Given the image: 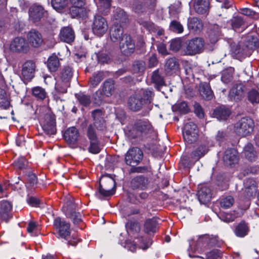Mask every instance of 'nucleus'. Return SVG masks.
I'll return each mask as SVG.
<instances>
[{
  "label": "nucleus",
  "mask_w": 259,
  "mask_h": 259,
  "mask_svg": "<svg viewBox=\"0 0 259 259\" xmlns=\"http://www.w3.org/2000/svg\"><path fill=\"white\" fill-rule=\"evenodd\" d=\"M54 226L58 234V238L65 239L67 244L75 246L79 239L73 235H71L70 225L60 217L56 218L54 221Z\"/></svg>",
  "instance_id": "f257e3e1"
},
{
  "label": "nucleus",
  "mask_w": 259,
  "mask_h": 259,
  "mask_svg": "<svg viewBox=\"0 0 259 259\" xmlns=\"http://www.w3.org/2000/svg\"><path fill=\"white\" fill-rule=\"evenodd\" d=\"M152 130V126L147 119H140L129 130L128 134L129 137L134 139L150 133Z\"/></svg>",
  "instance_id": "f03ea898"
},
{
  "label": "nucleus",
  "mask_w": 259,
  "mask_h": 259,
  "mask_svg": "<svg viewBox=\"0 0 259 259\" xmlns=\"http://www.w3.org/2000/svg\"><path fill=\"white\" fill-rule=\"evenodd\" d=\"M204 46V41L202 38L195 37L187 40L183 48L186 55H194L202 52Z\"/></svg>",
  "instance_id": "7ed1b4c3"
},
{
  "label": "nucleus",
  "mask_w": 259,
  "mask_h": 259,
  "mask_svg": "<svg viewBox=\"0 0 259 259\" xmlns=\"http://www.w3.org/2000/svg\"><path fill=\"white\" fill-rule=\"evenodd\" d=\"M115 182L109 175L103 176L100 180L99 192L104 196L112 195L115 192Z\"/></svg>",
  "instance_id": "20e7f679"
},
{
  "label": "nucleus",
  "mask_w": 259,
  "mask_h": 259,
  "mask_svg": "<svg viewBox=\"0 0 259 259\" xmlns=\"http://www.w3.org/2000/svg\"><path fill=\"white\" fill-rule=\"evenodd\" d=\"M254 122L249 117H243L235 125V131L240 136L245 137L249 135L253 131Z\"/></svg>",
  "instance_id": "39448f33"
},
{
  "label": "nucleus",
  "mask_w": 259,
  "mask_h": 259,
  "mask_svg": "<svg viewBox=\"0 0 259 259\" xmlns=\"http://www.w3.org/2000/svg\"><path fill=\"white\" fill-rule=\"evenodd\" d=\"M143 157L142 151L139 148H133L128 150L125 155V162L127 165L134 167L139 164Z\"/></svg>",
  "instance_id": "423d86ee"
},
{
  "label": "nucleus",
  "mask_w": 259,
  "mask_h": 259,
  "mask_svg": "<svg viewBox=\"0 0 259 259\" xmlns=\"http://www.w3.org/2000/svg\"><path fill=\"white\" fill-rule=\"evenodd\" d=\"M198 128L196 124L190 121L187 123L183 130V137L186 142L192 144L196 142L198 137Z\"/></svg>",
  "instance_id": "0eeeda50"
},
{
  "label": "nucleus",
  "mask_w": 259,
  "mask_h": 259,
  "mask_svg": "<svg viewBox=\"0 0 259 259\" xmlns=\"http://www.w3.org/2000/svg\"><path fill=\"white\" fill-rule=\"evenodd\" d=\"M108 28L107 22L104 17L100 15L95 16L92 24V30L95 35L98 36H102L107 32Z\"/></svg>",
  "instance_id": "6e6552de"
},
{
  "label": "nucleus",
  "mask_w": 259,
  "mask_h": 259,
  "mask_svg": "<svg viewBox=\"0 0 259 259\" xmlns=\"http://www.w3.org/2000/svg\"><path fill=\"white\" fill-rule=\"evenodd\" d=\"M246 91V89L243 84H237L230 90L228 96V99L231 101L238 102L244 97Z\"/></svg>",
  "instance_id": "1a4fd4ad"
},
{
  "label": "nucleus",
  "mask_w": 259,
  "mask_h": 259,
  "mask_svg": "<svg viewBox=\"0 0 259 259\" xmlns=\"http://www.w3.org/2000/svg\"><path fill=\"white\" fill-rule=\"evenodd\" d=\"M76 205L72 201H68L66 206L63 208L66 215L70 218L74 224H78L81 222V215L79 212L75 211Z\"/></svg>",
  "instance_id": "9d476101"
},
{
  "label": "nucleus",
  "mask_w": 259,
  "mask_h": 259,
  "mask_svg": "<svg viewBox=\"0 0 259 259\" xmlns=\"http://www.w3.org/2000/svg\"><path fill=\"white\" fill-rule=\"evenodd\" d=\"M10 48L13 52L20 53H26L29 50L28 42L22 37H15L12 41Z\"/></svg>",
  "instance_id": "9b49d317"
},
{
  "label": "nucleus",
  "mask_w": 259,
  "mask_h": 259,
  "mask_svg": "<svg viewBox=\"0 0 259 259\" xmlns=\"http://www.w3.org/2000/svg\"><path fill=\"white\" fill-rule=\"evenodd\" d=\"M26 36L28 45L33 48H39L43 43L41 34L35 29H31L28 31Z\"/></svg>",
  "instance_id": "f8f14e48"
},
{
  "label": "nucleus",
  "mask_w": 259,
  "mask_h": 259,
  "mask_svg": "<svg viewBox=\"0 0 259 259\" xmlns=\"http://www.w3.org/2000/svg\"><path fill=\"white\" fill-rule=\"evenodd\" d=\"M101 88V90H98L97 94L99 92L101 96L107 97L112 96L116 90L114 81L112 79H108L105 80Z\"/></svg>",
  "instance_id": "ddd939ff"
},
{
  "label": "nucleus",
  "mask_w": 259,
  "mask_h": 259,
  "mask_svg": "<svg viewBox=\"0 0 259 259\" xmlns=\"http://www.w3.org/2000/svg\"><path fill=\"white\" fill-rule=\"evenodd\" d=\"M45 13L44 8L39 5H33L29 10V19L35 23L39 21Z\"/></svg>",
  "instance_id": "4468645a"
},
{
  "label": "nucleus",
  "mask_w": 259,
  "mask_h": 259,
  "mask_svg": "<svg viewBox=\"0 0 259 259\" xmlns=\"http://www.w3.org/2000/svg\"><path fill=\"white\" fill-rule=\"evenodd\" d=\"M127 104L129 108L135 112L140 110L144 105L143 100L140 98V95L138 94L137 93L129 98Z\"/></svg>",
  "instance_id": "2eb2a0df"
},
{
  "label": "nucleus",
  "mask_w": 259,
  "mask_h": 259,
  "mask_svg": "<svg viewBox=\"0 0 259 259\" xmlns=\"http://www.w3.org/2000/svg\"><path fill=\"white\" fill-rule=\"evenodd\" d=\"M238 160V152L235 149L230 148L225 151L223 161L226 165L231 166L237 163Z\"/></svg>",
  "instance_id": "dca6fc26"
},
{
  "label": "nucleus",
  "mask_w": 259,
  "mask_h": 259,
  "mask_svg": "<svg viewBox=\"0 0 259 259\" xmlns=\"http://www.w3.org/2000/svg\"><path fill=\"white\" fill-rule=\"evenodd\" d=\"M212 193L210 188L206 186H201L198 192V198L202 204L209 202L212 198Z\"/></svg>",
  "instance_id": "f3484780"
},
{
  "label": "nucleus",
  "mask_w": 259,
  "mask_h": 259,
  "mask_svg": "<svg viewBox=\"0 0 259 259\" xmlns=\"http://www.w3.org/2000/svg\"><path fill=\"white\" fill-rule=\"evenodd\" d=\"M64 138L69 144H74L78 139L79 133L78 130L74 126L68 128L64 134Z\"/></svg>",
  "instance_id": "a211bd4d"
},
{
  "label": "nucleus",
  "mask_w": 259,
  "mask_h": 259,
  "mask_svg": "<svg viewBox=\"0 0 259 259\" xmlns=\"http://www.w3.org/2000/svg\"><path fill=\"white\" fill-rule=\"evenodd\" d=\"M148 180L142 176L134 178L131 182V187L133 190H144L147 188Z\"/></svg>",
  "instance_id": "6ab92c4d"
},
{
  "label": "nucleus",
  "mask_w": 259,
  "mask_h": 259,
  "mask_svg": "<svg viewBox=\"0 0 259 259\" xmlns=\"http://www.w3.org/2000/svg\"><path fill=\"white\" fill-rule=\"evenodd\" d=\"M94 119V125L99 130H103L105 127V122L102 111L100 109L94 110L92 113Z\"/></svg>",
  "instance_id": "aec40b11"
},
{
  "label": "nucleus",
  "mask_w": 259,
  "mask_h": 259,
  "mask_svg": "<svg viewBox=\"0 0 259 259\" xmlns=\"http://www.w3.org/2000/svg\"><path fill=\"white\" fill-rule=\"evenodd\" d=\"M245 196L247 198H250L255 195L257 187L255 181L250 178L246 179L244 182Z\"/></svg>",
  "instance_id": "412c9836"
},
{
  "label": "nucleus",
  "mask_w": 259,
  "mask_h": 259,
  "mask_svg": "<svg viewBox=\"0 0 259 259\" xmlns=\"http://www.w3.org/2000/svg\"><path fill=\"white\" fill-rule=\"evenodd\" d=\"M35 68V63L28 61L26 62L23 65L22 69V75L26 80H30L34 77V73Z\"/></svg>",
  "instance_id": "4be33fe9"
},
{
  "label": "nucleus",
  "mask_w": 259,
  "mask_h": 259,
  "mask_svg": "<svg viewBox=\"0 0 259 259\" xmlns=\"http://www.w3.org/2000/svg\"><path fill=\"white\" fill-rule=\"evenodd\" d=\"M187 25L188 29L195 33L200 32L203 27L202 21L197 17L188 18Z\"/></svg>",
  "instance_id": "5701e85b"
},
{
  "label": "nucleus",
  "mask_w": 259,
  "mask_h": 259,
  "mask_svg": "<svg viewBox=\"0 0 259 259\" xmlns=\"http://www.w3.org/2000/svg\"><path fill=\"white\" fill-rule=\"evenodd\" d=\"M193 7L195 12L199 14L207 13L209 8V0H193Z\"/></svg>",
  "instance_id": "b1692460"
},
{
  "label": "nucleus",
  "mask_w": 259,
  "mask_h": 259,
  "mask_svg": "<svg viewBox=\"0 0 259 259\" xmlns=\"http://www.w3.org/2000/svg\"><path fill=\"white\" fill-rule=\"evenodd\" d=\"M0 215L2 219L7 222L11 217V210L12 208V204L7 201L3 200L0 202Z\"/></svg>",
  "instance_id": "393cba45"
},
{
  "label": "nucleus",
  "mask_w": 259,
  "mask_h": 259,
  "mask_svg": "<svg viewBox=\"0 0 259 259\" xmlns=\"http://www.w3.org/2000/svg\"><path fill=\"white\" fill-rule=\"evenodd\" d=\"M209 241V239L207 236H201L198 238L195 246L193 247V243H190L189 250L198 251V252L204 251L205 250L204 248L208 245Z\"/></svg>",
  "instance_id": "a878e982"
},
{
  "label": "nucleus",
  "mask_w": 259,
  "mask_h": 259,
  "mask_svg": "<svg viewBox=\"0 0 259 259\" xmlns=\"http://www.w3.org/2000/svg\"><path fill=\"white\" fill-rule=\"evenodd\" d=\"M199 91L201 96L206 100H211L214 94L208 83L204 82L200 83Z\"/></svg>",
  "instance_id": "bb28decb"
},
{
  "label": "nucleus",
  "mask_w": 259,
  "mask_h": 259,
  "mask_svg": "<svg viewBox=\"0 0 259 259\" xmlns=\"http://www.w3.org/2000/svg\"><path fill=\"white\" fill-rule=\"evenodd\" d=\"M60 37L61 40L67 43H70L75 38L74 31L69 27H65L60 31Z\"/></svg>",
  "instance_id": "cd10ccee"
},
{
  "label": "nucleus",
  "mask_w": 259,
  "mask_h": 259,
  "mask_svg": "<svg viewBox=\"0 0 259 259\" xmlns=\"http://www.w3.org/2000/svg\"><path fill=\"white\" fill-rule=\"evenodd\" d=\"M179 69V63L176 58H170L166 60L164 69L167 74H171L175 73L178 71Z\"/></svg>",
  "instance_id": "c85d7f7f"
},
{
  "label": "nucleus",
  "mask_w": 259,
  "mask_h": 259,
  "mask_svg": "<svg viewBox=\"0 0 259 259\" xmlns=\"http://www.w3.org/2000/svg\"><path fill=\"white\" fill-rule=\"evenodd\" d=\"M123 30L121 25L114 24L110 31L111 39L113 42L119 41L123 36Z\"/></svg>",
  "instance_id": "c756f323"
},
{
  "label": "nucleus",
  "mask_w": 259,
  "mask_h": 259,
  "mask_svg": "<svg viewBox=\"0 0 259 259\" xmlns=\"http://www.w3.org/2000/svg\"><path fill=\"white\" fill-rule=\"evenodd\" d=\"M137 93L140 95V98L143 100L144 104H150L152 102L154 94L151 90L142 89Z\"/></svg>",
  "instance_id": "7c9ffc66"
},
{
  "label": "nucleus",
  "mask_w": 259,
  "mask_h": 259,
  "mask_svg": "<svg viewBox=\"0 0 259 259\" xmlns=\"http://www.w3.org/2000/svg\"><path fill=\"white\" fill-rule=\"evenodd\" d=\"M245 157L250 161H254L258 157L257 152L254 150L253 145L248 143L244 148Z\"/></svg>",
  "instance_id": "2f4dec72"
},
{
  "label": "nucleus",
  "mask_w": 259,
  "mask_h": 259,
  "mask_svg": "<svg viewBox=\"0 0 259 259\" xmlns=\"http://www.w3.org/2000/svg\"><path fill=\"white\" fill-rule=\"evenodd\" d=\"M230 110L224 107L216 108L213 113V116L219 120H226L230 115Z\"/></svg>",
  "instance_id": "473e14b6"
},
{
  "label": "nucleus",
  "mask_w": 259,
  "mask_h": 259,
  "mask_svg": "<svg viewBox=\"0 0 259 259\" xmlns=\"http://www.w3.org/2000/svg\"><path fill=\"white\" fill-rule=\"evenodd\" d=\"M114 18L115 20L114 24H118V23H126L128 19L126 12L120 8H117L114 14Z\"/></svg>",
  "instance_id": "72a5a7b5"
},
{
  "label": "nucleus",
  "mask_w": 259,
  "mask_h": 259,
  "mask_svg": "<svg viewBox=\"0 0 259 259\" xmlns=\"http://www.w3.org/2000/svg\"><path fill=\"white\" fill-rule=\"evenodd\" d=\"M231 49L232 54L236 56V57H244L247 56L246 47H241L240 45L232 44L231 45Z\"/></svg>",
  "instance_id": "f704fd0d"
},
{
  "label": "nucleus",
  "mask_w": 259,
  "mask_h": 259,
  "mask_svg": "<svg viewBox=\"0 0 259 259\" xmlns=\"http://www.w3.org/2000/svg\"><path fill=\"white\" fill-rule=\"evenodd\" d=\"M248 232L249 228L244 222L240 223L234 230L235 234L239 237H244L247 235Z\"/></svg>",
  "instance_id": "c9c22d12"
},
{
  "label": "nucleus",
  "mask_w": 259,
  "mask_h": 259,
  "mask_svg": "<svg viewBox=\"0 0 259 259\" xmlns=\"http://www.w3.org/2000/svg\"><path fill=\"white\" fill-rule=\"evenodd\" d=\"M42 128L44 132L48 135H52L55 134L56 133L55 120L52 118H50L49 120L43 125Z\"/></svg>",
  "instance_id": "e433bc0d"
},
{
  "label": "nucleus",
  "mask_w": 259,
  "mask_h": 259,
  "mask_svg": "<svg viewBox=\"0 0 259 259\" xmlns=\"http://www.w3.org/2000/svg\"><path fill=\"white\" fill-rule=\"evenodd\" d=\"M59 58L56 55L50 56L47 60V67L51 72L56 71L60 66Z\"/></svg>",
  "instance_id": "4c0bfd02"
},
{
  "label": "nucleus",
  "mask_w": 259,
  "mask_h": 259,
  "mask_svg": "<svg viewBox=\"0 0 259 259\" xmlns=\"http://www.w3.org/2000/svg\"><path fill=\"white\" fill-rule=\"evenodd\" d=\"M157 225V219L153 218L147 219L144 224V231L149 234L151 232H155Z\"/></svg>",
  "instance_id": "58836bf2"
},
{
  "label": "nucleus",
  "mask_w": 259,
  "mask_h": 259,
  "mask_svg": "<svg viewBox=\"0 0 259 259\" xmlns=\"http://www.w3.org/2000/svg\"><path fill=\"white\" fill-rule=\"evenodd\" d=\"M73 75L72 69L69 66H65L62 70L59 79L69 82Z\"/></svg>",
  "instance_id": "ea45409f"
},
{
  "label": "nucleus",
  "mask_w": 259,
  "mask_h": 259,
  "mask_svg": "<svg viewBox=\"0 0 259 259\" xmlns=\"http://www.w3.org/2000/svg\"><path fill=\"white\" fill-rule=\"evenodd\" d=\"M218 216L223 222L229 223L234 221L239 215L237 212L233 211L230 213L221 212Z\"/></svg>",
  "instance_id": "a19ab883"
},
{
  "label": "nucleus",
  "mask_w": 259,
  "mask_h": 259,
  "mask_svg": "<svg viewBox=\"0 0 259 259\" xmlns=\"http://www.w3.org/2000/svg\"><path fill=\"white\" fill-rule=\"evenodd\" d=\"M208 151L205 146H200L194 150L191 154V158L195 160H198L203 156Z\"/></svg>",
  "instance_id": "79ce46f5"
},
{
  "label": "nucleus",
  "mask_w": 259,
  "mask_h": 259,
  "mask_svg": "<svg viewBox=\"0 0 259 259\" xmlns=\"http://www.w3.org/2000/svg\"><path fill=\"white\" fill-rule=\"evenodd\" d=\"M104 75L103 72H98L95 73L90 79V84L93 88L98 85L100 82L104 79Z\"/></svg>",
  "instance_id": "37998d69"
},
{
  "label": "nucleus",
  "mask_w": 259,
  "mask_h": 259,
  "mask_svg": "<svg viewBox=\"0 0 259 259\" xmlns=\"http://www.w3.org/2000/svg\"><path fill=\"white\" fill-rule=\"evenodd\" d=\"M70 14L72 18L83 17L86 15V11L83 7L72 6L70 9Z\"/></svg>",
  "instance_id": "c03bdc74"
},
{
  "label": "nucleus",
  "mask_w": 259,
  "mask_h": 259,
  "mask_svg": "<svg viewBox=\"0 0 259 259\" xmlns=\"http://www.w3.org/2000/svg\"><path fill=\"white\" fill-rule=\"evenodd\" d=\"M10 105V101L6 91L0 89V108L3 109H8Z\"/></svg>",
  "instance_id": "a18cd8bd"
},
{
  "label": "nucleus",
  "mask_w": 259,
  "mask_h": 259,
  "mask_svg": "<svg viewBox=\"0 0 259 259\" xmlns=\"http://www.w3.org/2000/svg\"><path fill=\"white\" fill-rule=\"evenodd\" d=\"M138 23L150 32H155L157 30L156 26L149 20L140 18L138 20Z\"/></svg>",
  "instance_id": "49530a36"
},
{
  "label": "nucleus",
  "mask_w": 259,
  "mask_h": 259,
  "mask_svg": "<svg viewBox=\"0 0 259 259\" xmlns=\"http://www.w3.org/2000/svg\"><path fill=\"white\" fill-rule=\"evenodd\" d=\"M75 97L79 103L82 106H88L91 102L90 96L85 95L83 93L76 94Z\"/></svg>",
  "instance_id": "de8ad7c7"
},
{
  "label": "nucleus",
  "mask_w": 259,
  "mask_h": 259,
  "mask_svg": "<svg viewBox=\"0 0 259 259\" xmlns=\"http://www.w3.org/2000/svg\"><path fill=\"white\" fill-rule=\"evenodd\" d=\"M70 83L59 79L56 83L55 89L60 93L64 94L67 92V88L69 86Z\"/></svg>",
  "instance_id": "09e8293b"
},
{
  "label": "nucleus",
  "mask_w": 259,
  "mask_h": 259,
  "mask_svg": "<svg viewBox=\"0 0 259 259\" xmlns=\"http://www.w3.org/2000/svg\"><path fill=\"white\" fill-rule=\"evenodd\" d=\"M68 3V0H51L53 8L57 11H60L65 8Z\"/></svg>",
  "instance_id": "8fccbe9b"
},
{
  "label": "nucleus",
  "mask_w": 259,
  "mask_h": 259,
  "mask_svg": "<svg viewBox=\"0 0 259 259\" xmlns=\"http://www.w3.org/2000/svg\"><path fill=\"white\" fill-rule=\"evenodd\" d=\"M248 100L252 103H259V89H253L249 91L247 93Z\"/></svg>",
  "instance_id": "3c124183"
},
{
  "label": "nucleus",
  "mask_w": 259,
  "mask_h": 259,
  "mask_svg": "<svg viewBox=\"0 0 259 259\" xmlns=\"http://www.w3.org/2000/svg\"><path fill=\"white\" fill-rule=\"evenodd\" d=\"M32 93L35 98L41 100L45 99L47 95L45 89L39 87L33 88L32 90Z\"/></svg>",
  "instance_id": "603ef678"
},
{
  "label": "nucleus",
  "mask_w": 259,
  "mask_h": 259,
  "mask_svg": "<svg viewBox=\"0 0 259 259\" xmlns=\"http://www.w3.org/2000/svg\"><path fill=\"white\" fill-rule=\"evenodd\" d=\"M146 69L145 63L141 60L135 61L133 64V70L134 73H142Z\"/></svg>",
  "instance_id": "864d4df0"
},
{
  "label": "nucleus",
  "mask_w": 259,
  "mask_h": 259,
  "mask_svg": "<svg viewBox=\"0 0 259 259\" xmlns=\"http://www.w3.org/2000/svg\"><path fill=\"white\" fill-rule=\"evenodd\" d=\"M121 52L125 55H129L134 52L135 45V44L130 43L129 44L119 45Z\"/></svg>",
  "instance_id": "5fc2aeb1"
},
{
  "label": "nucleus",
  "mask_w": 259,
  "mask_h": 259,
  "mask_svg": "<svg viewBox=\"0 0 259 259\" xmlns=\"http://www.w3.org/2000/svg\"><path fill=\"white\" fill-rule=\"evenodd\" d=\"M151 79L152 81L157 85H163L164 83L163 77L159 73L158 69L153 72Z\"/></svg>",
  "instance_id": "6e6d98bb"
},
{
  "label": "nucleus",
  "mask_w": 259,
  "mask_h": 259,
  "mask_svg": "<svg viewBox=\"0 0 259 259\" xmlns=\"http://www.w3.org/2000/svg\"><path fill=\"white\" fill-rule=\"evenodd\" d=\"M170 29L176 33H182L184 31V27L181 23L176 20L171 22L169 25Z\"/></svg>",
  "instance_id": "4d7b16f0"
},
{
  "label": "nucleus",
  "mask_w": 259,
  "mask_h": 259,
  "mask_svg": "<svg viewBox=\"0 0 259 259\" xmlns=\"http://www.w3.org/2000/svg\"><path fill=\"white\" fill-rule=\"evenodd\" d=\"M234 202V198L231 196H228L221 199L220 205L222 208L227 209L232 206Z\"/></svg>",
  "instance_id": "13d9d810"
},
{
  "label": "nucleus",
  "mask_w": 259,
  "mask_h": 259,
  "mask_svg": "<svg viewBox=\"0 0 259 259\" xmlns=\"http://www.w3.org/2000/svg\"><path fill=\"white\" fill-rule=\"evenodd\" d=\"M90 145L89 148V151L93 154L99 153L101 151L99 139L95 141H90Z\"/></svg>",
  "instance_id": "bf43d9fd"
},
{
  "label": "nucleus",
  "mask_w": 259,
  "mask_h": 259,
  "mask_svg": "<svg viewBox=\"0 0 259 259\" xmlns=\"http://www.w3.org/2000/svg\"><path fill=\"white\" fill-rule=\"evenodd\" d=\"M125 227L127 230L138 232L140 230L139 224L135 221H128L126 223Z\"/></svg>",
  "instance_id": "052dcab7"
},
{
  "label": "nucleus",
  "mask_w": 259,
  "mask_h": 259,
  "mask_svg": "<svg viewBox=\"0 0 259 259\" xmlns=\"http://www.w3.org/2000/svg\"><path fill=\"white\" fill-rule=\"evenodd\" d=\"M87 136L90 141L98 140L96 131L92 124L89 125L88 127Z\"/></svg>",
  "instance_id": "680f3d73"
},
{
  "label": "nucleus",
  "mask_w": 259,
  "mask_h": 259,
  "mask_svg": "<svg viewBox=\"0 0 259 259\" xmlns=\"http://www.w3.org/2000/svg\"><path fill=\"white\" fill-rule=\"evenodd\" d=\"M221 79L225 83L231 82L233 79L232 69L224 71L222 75Z\"/></svg>",
  "instance_id": "e2e57ef3"
},
{
  "label": "nucleus",
  "mask_w": 259,
  "mask_h": 259,
  "mask_svg": "<svg viewBox=\"0 0 259 259\" xmlns=\"http://www.w3.org/2000/svg\"><path fill=\"white\" fill-rule=\"evenodd\" d=\"M140 212V210L139 208L130 207H127L123 210L122 213L124 217H129L132 215L138 214Z\"/></svg>",
  "instance_id": "0e129e2a"
},
{
  "label": "nucleus",
  "mask_w": 259,
  "mask_h": 259,
  "mask_svg": "<svg viewBox=\"0 0 259 259\" xmlns=\"http://www.w3.org/2000/svg\"><path fill=\"white\" fill-rule=\"evenodd\" d=\"M98 7L103 11L104 13H107V10L109 9L111 6L110 0H98Z\"/></svg>",
  "instance_id": "69168bd1"
},
{
  "label": "nucleus",
  "mask_w": 259,
  "mask_h": 259,
  "mask_svg": "<svg viewBox=\"0 0 259 259\" xmlns=\"http://www.w3.org/2000/svg\"><path fill=\"white\" fill-rule=\"evenodd\" d=\"M15 166L20 169L25 168L27 166V161L23 157H20L14 162Z\"/></svg>",
  "instance_id": "338daca9"
},
{
  "label": "nucleus",
  "mask_w": 259,
  "mask_h": 259,
  "mask_svg": "<svg viewBox=\"0 0 259 259\" xmlns=\"http://www.w3.org/2000/svg\"><path fill=\"white\" fill-rule=\"evenodd\" d=\"M207 259H219L221 255V252L217 250L214 249L206 253Z\"/></svg>",
  "instance_id": "774afa93"
}]
</instances>
